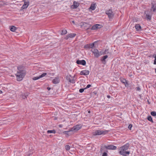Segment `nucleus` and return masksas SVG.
<instances>
[{
    "label": "nucleus",
    "instance_id": "c03bdc74",
    "mask_svg": "<svg viewBox=\"0 0 156 156\" xmlns=\"http://www.w3.org/2000/svg\"><path fill=\"white\" fill-rule=\"evenodd\" d=\"M140 89L139 87H137L136 88V90L137 91H140Z\"/></svg>",
    "mask_w": 156,
    "mask_h": 156
},
{
    "label": "nucleus",
    "instance_id": "de8ad7c7",
    "mask_svg": "<svg viewBox=\"0 0 156 156\" xmlns=\"http://www.w3.org/2000/svg\"><path fill=\"white\" fill-rule=\"evenodd\" d=\"M47 89L48 90H50V89H51V88L50 87H48L47 88Z\"/></svg>",
    "mask_w": 156,
    "mask_h": 156
},
{
    "label": "nucleus",
    "instance_id": "2eb2a0df",
    "mask_svg": "<svg viewBox=\"0 0 156 156\" xmlns=\"http://www.w3.org/2000/svg\"><path fill=\"white\" fill-rule=\"evenodd\" d=\"M47 74V73H44L42 74L40 76H39L38 77H34L33 78V80H38L40 78L43 77L45 76Z\"/></svg>",
    "mask_w": 156,
    "mask_h": 156
},
{
    "label": "nucleus",
    "instance_id": "a211bd4d",
    "mask_svg": "<svg viewBox=\"0 0 156 156\" xmlns=\"http://www.w3.org/2000/svg\"><path fill=\"white\" fill-rule=\"evenodd\" d=\"M59 82V80L58 77H56L52 81V83L54 84H57Z\"/></svg>",
    "mask_w": 156,
    "mask_h": 156
},
{
    "label": "nucleus",
    "instance_id": "a878e982",
    "mask_svg": "<svg viewBox=\"0 0 156 156\" xmlns=\"http://www.w3.org/2000/svg\"><path fill=\"white\" fill-rule=\"evenodd\" d=\"M67 33V31L66 30H62L61 34L62 35H64L66 34Z\"/></svg>",
    "mask_w": 156,
    "mask_h": 156
},
{
    "label": "nucleus",
    "instance_id": "79ce46f5",
    "mask_svg": "<svg viewBox=\"0 0 156 156\" xmlns=\"http://www.w3.org/2000/svg\"><path fill=\"white\" fill-rule=\"evenodd\" d=\"M91 85L90 84H88L87 85L86 87L85 88V89H86L88 88H89L91 87Z\"/></svg>",
    "mask_w": 156,
    "mask_h": 156
},
{
    "label": "nucleus",
    "instance_id": "9b49d317",
    "mask_svg": "<svg viewBox=\"0 0 156 156\" xmlns=\"http://www.w3.org/2000/svg\"><path fill=\"white\" fill-rule=\"evenodd\" d=\"M151 11L154 12H156V2H153L151 3Z\"/></svg>",
    "mask_w": 156,
    "mask_h": 156
},
{
    "label": "nucleus",
    "instance_id": "39448f33",
    "mask_svg": "<svg viewBox=\"0 0 156 156\" xmlns=\"http://www.w3.org/2000/svg\"><path fill=\"white\" fill-rule=\"evenodd\" d=\"M66 79L69 82L72 83H74L75 82L76 78L75 76H72L71 75H69L66 76Z\"/></svg>",
    "mask_w": 156,
    "mask_h": 156
},
{
    "label": "nucleus",
    "instance_id": "393cba45",
    "mask_svg": "<svg viewBox=\"0 0 156 156\" xmlns=\"http://www.w3.org/2000/svg\"><path fill=\"white\" fill-rule=\"evenodd\" d=\"M47 133H53L55 134L56 133V131L54 129L52 130H48L47 131Z\"/></svg>",
    "mask_w": 156,
    "mask_h": 156
},
{
    "label": "nucleus",
    "instance_id": "4c0bfd02",
    "mask_svg": "<svg viewBox=\"0 0 156 156\" xmlns=\"http://www.w3.org/2000/svg\"><path fill=\"white\" fill-rule=\"evenodd\" d=\"M132 127V124H129L128 126V129L129 130H131Z\"/></svg>",
    "mask_w": 156,
    "mask_h": 156
},
{
    "label": "nucleus",
    "instance_id": "6e6552de",
    "mask_svg": "<svg viewBox=\"0 0 156 156\" xmlns=\"http://www.w3.org/2000/svg\"><path fill=\"white\" fill-rule=\"evenodd\" d=\"M106 13L108 15L109 19H112L113 17L114 14L112 10L109 9L106 12Z\"/></svg>",
    "mask_w": 156,
    "mask_h": 156
},
{
    "label": "nucleus",
    "instance_id": "412c9836",
    "mask_svg": "<svg viewBox=\"0 0 156 156\" xmlns=\"http://www.w3.org/2000/svg\"><path fill=\"white\" fill-rule=\"evenodd\" d=\"M10 30L12 32H15L16 30V28L15 26H12L10 27Z\"/></svg>",
    "mask_w": 156,
    "mask_h": 156
},
{
    "label": "nucleus",
    "instance_id": "09e8293b",
    "mask_svg": "<svg viewBox=\"0 0 156 156\" xmlns=\"http://www.w3.org/2000/svg\"><path fill=\"white\" fill-rule=\"evenodd\" d=\"M2 93V91L0 90V94Z\"/></svg>",
    "mask_w": 156,
    "mask_h": 156
},
{
    "label": "nucleus",
    "instance_id": "2f4dec72",
    "mask_svg": "<svg viewBox=\"0 0 156 156\" xmlns=\"http://www.w3.org/2000/svg\"><path fill=\"white\" fill-rule=\"evenodd\" d=\"M99 54L100 55V56L102 55H105V53H103V50H101V51H99Z\"/></svg>",
    "mask_w": 156,
    "mask_h": 156
},
{
    "label": "nucleus",
    "instance_id": "bb28decb",
    "mask_svg": "<svg viewBox=\"0 0 156 156\" xmlns=\"http://www.w3.org/2000/svg\"><path fill=\"white\" fill-rule=\"evenodd\" d=\"M147 119L149 121H150V122H153V120H152V117H151V116L149 115V116H148V117H147Z\"/></svg>",
    "mask_w": 156,
    "mask_h": 156
},
{
    "label": "nucleus",
    "instance_id": "58836bf2",
    "mask_svg": "<svg viewBox=\"0 0 156 156\" xmlns=\"http://www.w3.org/2000/svg\"><path fill=\"white\" fill-rule=\"evenodd\" d=\"M70 131H71V130L69 131H65L63 133L65 134L68 135V133Z\"/></svg>",
    "mask_w": 156,
    "mask_h": 156
},
{
    "label": "nucleus",
    "instance_id": "603ef678",
    "mask_svg": "<svg viewBox=\"0 0 156 156\" xmlns=\"http://www.w3.org/2000/svg\"><path fill=\"white\" fill-rule=\"evenodd\" d=\"M155 69V73H156V69Z\"/></svg>",
    "mask_w": 156,
    "mask_h": 156
},
{
    "label": "nucleus",
    "instance_id": "f8f14e48",
    "mask_svg": "<svg viewBox=\"0 0 156 156\" xmlns=\"http://www.w3.org/2000/svg\"><path fill=\"white\" fill-rule=\"evenodd\" d=\"M102 26L99 24H96L93 25L91 27L92 30H95L101 28Z\"/></svg>",
    "mask_w": 156,
    "mask_h": 156
},
{
    "label": "nucleus",
    "instance_id": "c85d7f7f",
    "mask_svg": "<svg viewBox=\"0 0 156 156\" xmlns=\"http://www.w3.org/2000/svg\"><path fill=\"white\" fill-rule=\"evenodd\" d=\"M65 149L67 150H69L70 149V146L68 145H66L65 146Z\"/></svg>",
    "mask_w": 156,
    "mask_h": 156
},
{
    "label": "nucleus",
    "instance_id": "aec40b11",
    "mask_svg": "<svg viewBox=\"0 0 156 156\" xmlns=\"http://www.w3.org/2000/svg\"><path fill=\"white\" fill-rule=\"evenodd\" d=\"M29 94V93L28 92H27L26 93L22 94L21 96L23 99H25L27 98V97L28 96Z\"/></svg>",
    "mask_w": 156,
    "mask_h": 156
},
{
    "label": "nucleus",
    "instance_id": "a18cd8bd",
    "mask_svg": "<svg viewBox=\"0 0 156 156\" xmlns=\"http://www.w3.org/2000/svg\"><path fill=\"white\" fill-rule=\"evenodd\" d=\"M58 126L60 128H62V125L60 124L58 125Z\"/></svg>",
    "mask_w": 156,
    "mask_h": 156
},
{
    "label": "nucleus",
    "instance_id": "c756f323",
    "mask_svg": "<svg viewBox=\"0 0 156 156\" xmlns=\"http://www.w3.org/2000/svg\"><path fill=\"white\" fill-rule=\"evenodd\" d=\"M121 82L124 84L127 82L126 80L124 79H121Z\"/></svg>",
    "mask_w": 156,
    "mask_h": 156
},
{
    "label": "nucleus",
    "instance_id": "f704fd0d",
    "mask_svg": "<svg viewBox=\"0 0 156 156\" xmlns=\"http://www.w3.org/2000/svg\"><path fill=\"white\" fill-rule=\"evenodd\" d=\"M124 84L125 85V87H126L127 88L129 87V84H128V82H126Z\"/></svg>",
    "mask_w": 156,
    "mask_h": 156
},
{
    "label": "nucleus",
    "instance_id": "0eeeda50",
    "mask_svg": "<svg viewBox=\"0 0 156 156\" xmlns=\"http://www.w3.org/2000/svg\"><path fill=\"white\" fill-rule=\"evenodd\" d=\"M90 51L94 54V56L96 58H98L100 56L99 51L97 49H92Z\"/></svg>",
    "mask_w": 156,
    "mask_h": 156
},
{
    "label": "nucleus",
    "instance_id": "7c9ffc66",
    "mask_svg": "<svg viewBox=\"0 0 156 156\" xmlns=\"http://www.w3.org/2000/svg\"><path fill=\"white\" fill-rule=\"evenodd\" d=\"M151 114L152 116H155L156 115V112L154 111H153L151 112Z\"/></svg>",
    "mask_w": 156,
    "mask_h": 156
},
{
    "label": "nucleus",
    "instance_id": "ddd939ff",
    "mask_svg": "<svg viewBox=\"0 0 156 156\" xmlns=\"http://www.w3.org/2000/svg\"><path fill=\"white\" fill-rule=\"evenodd\" d=\"M76 63L78 64L82 65L85 66L86 64V62L84 60H77Z\"/></svg>",
    "mask_w": 156,
    "mask_h": 156
},
{
    "label": "nucleus",
    "instance_id": "f257e3e1",
    "mask_svg": "<svg viewBox=\"0 0 156 156\" xmlns=\"http://www.w3.org/2000/svg\"><path fill=\"white\" fill-rule=\"evenodd\" d=\"M129 143H127L120 147L119 150V154L123 156L129 155L130 153V151L127 150L129 148Z\"/></svg>",
    "mask_w": 156,
    "mask_h": 156
},
{
    "label": "nucleus",
    "instance_id": "1a4fd4ad",
    "mask_svg": "<svg viewBox=\"0 0 156 156\" xmlns=\"http://www.w3.org/2000/svg\"><path fill=\"white\" fill-rule=\"evenodd\" d=\"M24 3L22 7V9H27L29 5V0H24Z\"/></svg>",
    "mask_w": 156,
    "mask_h": 156
},
{
    "label": "nucleus",
    "instance_id": "7ed1b4c3",
    "mask_svg": "<svg viewBox=\"0 0 156 156\" xmlns=\"http://www.w3.org/2000/svg\"><path fill=\"white\" fill-rule=\"evenodd\" d=\"M105 148L109 150H115L116 149L117 147L115 146L111 145H102L100 150L101 151H103Z\"/></svg>",
    "mask_w": 156,
    "mask_h": 156
},
{
    "label": "nucleus",
    "instance_id": "5701e85b",
    "mask_svg": "<svg viewBox=\"0 0 156 156\" xmlns=\"http://www.w3.org/2000/svg\"><path fill=\"white\" fill-rule=\"evenodd\" d=\"M95 8L96 7L95 6V4H91L90 7L89 8L90 9H91L93 10H95Z\"/></svg>",
    "mask_w": 156,
    "mask_h": 156
},
{
    "label": "nucleus",
    "instance_id": "49530a36",
    "mask_svg": "<svg viewBox=\"0 0 156 156\" xmlns=\"http://www.w3.org/2000/svg\"><path fill=\"white\" fill-rule=\"evenodd\" d=\"M107 97L108 98H111V96L110 95H108L107 96Z\"/></svg>",
    "mask_w": 156,
    "mask_h": 156
},
{
    "label": "nucleus",
    "instance_id": "9d476101",
    "mask_svg": "<svg viewBox=\"0 0 156 156\" xmlns=\"http://www.w3.org/2000/svg\"><path fill=\"white\" fill-rule=\"evenodd\" d=\"M150 13V14H149V12L148 11H146L144 12V14H146V18L147 20H151V16L152 13L151 12Z\"/></svg>",
    "mask_w": 156,
    "mask_h": 156
},
{
    "label": "nucleus",
    "instance_id": "5fc2aeb1",
    "mask_svg": "<svg viewBox=\"0 0 156 156\" xmlns=\"http://www.w3.org/2000/svg\"><path fill=\"white\" fill-rule=\"evenodd\" d=\"M155 84H156V83H155Z\"/></svg>",
    "mask_w": 156,
    "mask_h": 156
},
{
    "label": "nucleus",
    "instance_id": "864d4df0",
    "mask_svg": "<svg viewBox=\"0 0 156 156\" xmlns=\"http://www.w3.org/2000/svg\"><path fill=\"white\" fill-rule=\"evenodd\" d=\"M69 80V78H68Z\"/></svg>",
    "mask_w": 156,
    "mask_h": 156
},
{
    "label": "nucleus",
    "instance_id": "ea45409f",
    "mask_svg": "<svg viewBox=\"0 0 156 156\" xmlns=\"http://www.w3.org/2000/svg\"><path fill=\"white\" fill-rule=\"evenodd\" d=\"M102 156H108V154L106 152H104L102 155Z\"/></svg>",
    "mask_w": 156,
    "mask_h": 156
},
{
    "label": "nucleus",
    "instance_id": "3c124183",
    "mask_svg": "<svg viewBox=\"0 0 156 156\" xmlns=\"http://www.w3.org/2000/svg\"><path fill=\"white\" fill-rule=\"evenodd\" d=\"M72 22L73 23H75V22H74V21H72Z\"/></svg>",
    "mask_w": 156,
    "mask_h": 156
},
{
    "label": "nucleus",
    "instance_id": "4be33fe9",
    "mask_svg": "<svg viewBox=\"0 0 156 156\" xmlns=\"http://www.w3.org/2000/svg\"><path fill=\"white\" fill-rule=\"evenodd\" d=\"M69 38H73L76 35L75 33H70L68 34Z\"/></svg>",
    "mask_w": 156,
    "mask_h": 156
},
{
    "label": "nucleus",
    "instance_id": "b1692460",
    "mask_svg": "<svg viewBox=\"0 0 156 156\" xmlns=\"http://www.w3.org/2000/svg\"><path fill=\"white\" fill-rule=\"evenodd\" d=\"M96 42V41H95L93 43H91L89 44V46H90V48H91L92 49H93V48L94 47H95L94 46V44Z\"/></svg>",
    "mask_w": 156,
    "mask_h": 156
},
{
    "label": "nucleus",
    "instance_id": "37998d69",
    "mask_svg": "<svg viewBox=\"0 0 156 156\" xmlns=\"http://www.w3.org/2000/svg\"><path fill=\"white\" fill-rule=\"evenodd\" d=\"M154 58H155V59L154 60V64L156 65V55L155 56Z\"/></svg>",
    "mask_w": 156,
    "mask_h": 156
},
{
    "label": "nucleus",
    "instance_id": "cd10ccee",
    "mask_svg": "<svg viewBox=\"0 0 156 156\" xmlns=\"http://www.w3.org/2000/svg\"><path fill=\"white\" fill-rule=\"evenodd\" d=\"M5 4V2L3 1H0V7Z\"/></svg>",
    "mask_w": 156,
    "mask_h": 156
},
{
    "label": "nucleus",
    "instance_id": "473e14b6",
    "mask_svg": "<svg viewBox=\"0 0 156 156\" xmlns=\"http://www.w3.org/2000/svg\"><path fill=\"white\" fill-rule=\"evenodd\" d=\"M108 50L107 49H105V50H103V53H105V54H107L109 53L108 52Z\"/></svg>",
    "mask_w": 156,
    "mask_h": 156
},
{
    "label": "nucleus",
    "instance_id": "6ab92c4d",
    "mask_svg": "<svg viewBox=\"0 0 156 156\" xmlns=\"http://www.w3.org/2000/svg\"><path fill=\"white\" fill-rule=\"evenodd\" d=\"M108 57V56L107 55H105L101 59V61L104 64L106 62L105 59Z\"/></svg>",
    "mask_w": 156,
    "mask_h": 156
},
{
    "label": "nucleus",
    "instance_id": "a19ab883",
    "mask_svg": "<svg viewBox=\"0 0 156 156\" xmlns=\"http://www.w3.org/2000/svg\"><path fill=\"white\" fill-rule=\"evenodd\" d=\"M69 38V35L68 34V35H67L66 37H65V39L66 40H67L68 39V38Z\"/></svg>",
    "mask_w": 156,
    "mask_h": 156
},
{
    "label": "nucleus",
    "instance_id": "20e7f679",
    "mask_svg": "<svg viewBox=\"0 0 156 156\" xmlns=\"http://www.w3.org/2000/svg\"><path fill=\"white\" fill-rule=\"evenodd\" d=\"M108 131L107 130H96L93 133V135L94 136L100 135H105L107 134Z\"/></svg>",
    "mask_w": 156,
    "mask_h": 156
},
{
    "label": "nucleus",
    "instance_id": "72a5a7b5",
    "mask_svg": "<svg viewBox=\"0 0 156 156\" xmlns=\"http://www.w3.org/2000/svg\"><path fill=\"white\" fill-rule=\"evenodd\" d=\"M129 88L130 89H132L134 88V85L133 84H131V85H129Z\"/></svg>",
    "mask_w": 156,
    "mask_h": 156
},
{
    "label": "nucleus",
    "instance_id": "8fccbe9b",
    "mask_svg": "<svg viewBox=\"0 0 156 156\" xmlns=\"http://www.w3.org/2000/svg\"><path fill=\"white\" fill-rule=\"evenodd\" d=\"M88 113H90V110H89V111H88Z\"/></svg>",
    "mask_w": 156,
    "mask_h": 156
},
{
    "label": "nucleus",
    "instance_id": "c9c22d12",
    "mask_svg": "<svg viewBox=\"0 0 156 156\" xmlns=\"http://www.w3.org/2000/svg\"><path fill=\"white\" fill-rule=\"evenodd\" d=\"M84 48H89L90 46L89 44H87L85 45L84 46Z\"/></svg>",
    "mask_w": 156,
    "mask_h": 156
},
{
    "label": "nucleus",
    "instance_id": "423d86ee",
    "mask_svg": "<svg viewBox=\"0 0 156 156\" xmlns=\"http://www.w3.org/2000/svg\"><path fill=\"white\" fill-rule=\"evenodd\" d=\"M82 125L81 124H78L74 126L71 129V131H76L82 128Z\"/></svg>",
    "mask_w": 156,
    "mask_h": 156
},
{
    "label": "nucleus",
    "instance_id": "f3484780",
    "mask_svg": "<svg viewBox=\"0 0 156 156\" xmlns=\"http://www.w3.org/2000/svg\"><path fill=\"white\" fill-rule=\"evenodd\" d=\"M135 29L137 31H140L141 30V27L139 24H136L135 26Z\"/></svg>",
    "mask_w": 156,
    "mask_h": 156
},
{
    "label": "nucleus",
    "instance_id": "dca6fc26",
    "mask_svg": "<svg viewBox=\"0 0 156 156\" xmlns=\"http://www.w3.org/2000/svg\"><path fill=\"white\" fill-rule=\"evenodd\" d=\"M79 5L80 4L78 2L74 1L73 5L72 6V8L74 9H76L79 6Z\"/></svg>",
    "mask_w": 156,
    "mask_h": 156
},
{
    "label": "nucleus",
    "instance_id": "f03ea898",
    "mask_svg": "<svg viewBox=\"0 0 156 156\" xmlns=\"http://www.w3.org/2000/svg\"><path fill=\"white\" fill-rule=\"evenodd\" d=\"M18 71L16 74L17 80L21 81L22 80L25 75V71L23 69L22 66H19L17 67Z\"/></svg>",
    "mask_w": 156,
    "mask_h": 156
},
{
    "label": "nucleus",
    "instance_id": "e433bc0d",
    "mask_svg": "<svg viewBox=\"0 0 156 156\" xmlns=\"http://www.w3.org/2000/svg\"><path fill=\"white\" fill-rule=\"evenodd\" d=\"M85 88H81L79 90V92H80L81 93L83 92Z\"/></svg>",
    "mask_w": 156,
    "mask_h": 156
},
{
    "label": "nucleus",
    "instance_id": "4468645a",
    "mask_svg": "<svg viewBox=\"0 0 156 156\" xmlns=\"http://www.w3.org/2000/svg\"><path fill=\"white\" fill-rule=\"evenodd\" d=\"M89 71L88 70H83L80 72V74L83 75H87L89 74Z\"/></svg>",
    "mask_w": 156,
    "mask_h": 156
}]
</instances>
